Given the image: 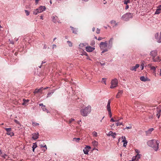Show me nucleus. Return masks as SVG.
Instances as JSON below:
<instances>
[{"mask_svg": "<svg viewBox=\"0 0 161 161\" xmlns=\"http://www.w3.org/2000/svg\"><path fill=\"white\" fill-rule=\"evenodd\" d=\"M159 143V142L158 141L155 139H153L148 141L147 144L149 146L153 148L155 151H157L158 148Z\"/></svg>", "mask_w": 161, "mask_h": 161, "instance_id": "nucleus-1", "label": "nucleus"}, {"mask_svg": "<svg viewBox=\"0 0 161 161\" xmlns=\"http://www.w3.org/2000/svg\"><path fill=\"white\" fill-rule=\"evenodd\" d=\"M91 107L90 105H88L84 108L80 110V114L84 117L86 116L91 113Z\"/></svg>", "mask_w": 161, "mask_h": 161, "instance_id": "nucleus-2", "label": "nucleus"}, {"mask_svg": "<svg viewBox=\"0 0 161 161\" xmlns=\"http://www.w3.org/2000/svg\"><path fill=\"white\" fill-rule=\"evenodd\" d=\"M108 45L106 41L104 42H102L100 43V47L101 50H103L101 53V54H102V53L108 51Z\"/></svg>", "mask_w": 161, "mask_h": 161, "instance_id": "nucleus-3", "label": "nucleus"}, {"mask_svg": "<svg viewBox=\"0 0 161 161\" xmlns=\"http://www.w3.org/2000/svg\"><path fill=\"white\" fill-rule=\"evenodd\" d=\"M150 55L152 57L153 60L154 62H160V58L159 57L155 58V57L157 55V51H152L150 53Z\"/></svg>", "mask_w": 161, "mask_h": 161, "instance_id": "nucleus-4", "label": "nucleus"}, {"mask_svg": "<svg viewBox=\"0 0 161 161\" xmlns=\"http://www.w3.org/2000/svg\"><path fill=\"white\" fill-rule=\"evenodd\" d=\"M132 18V14L130 13H127L122 16V19L125 21H127L129 18Z\"/></svg>", "mask_w": 161, "mask_h": 161, "instance_id": "nucleus-5", "label": "nucleus"}, {"mask_svg": "<svg viewBox=\"0 0 161 161\" xmlns=\"http://www.w3.org/2000/svg\"><path fill=\"white\" fill-rule=\"evenodd\" d=\"M118 81L116 79H114L112 80L111 81V85L110 86V88H114L117 87L118 86Z\"/></svg>", "mask_w": 161, "mask_h": 161, "instance_id": "nucleus-6", "label": "nucleus"}, {"mask_svg": "<svg viewBox=\"0 0 161 161\" xmlns=\"http://www.w3.org/2000/svg\"><path fill=\"white\" fill-rule=\"evenodd\" d=\"M4 129L6 131V134L8 135H10L11 136H13L14 135V133L12 132V130L11 128H5Z\"/></svg>", "mask_w": 161, "mask_h": 161, "instance_id": "nucleus-7", "label": "nucleus"}, {"mask_svg": "<svg viewBox=\"0 0 161 161\" xmlns=\"http://www.w3.org/2000/svg\"><path fill=\"white\" fill-rule=\"evenodd\" d=\"M158 36H159V34L158 33L155 34V38L158 42H161V31L160 33L159 38H157Z\"/></svg>", "mask_w": 161, "mask_h": 161, "instance_id": "nucleus-8", "label": "nucleus"}, {"mask_svg": "<svg viewBox=\"0 0 161 161\" xmlns=\"http://www.w3.org/2000/svg\"><path fill=\"white\" fill-rule=\"evenodd\" d=\"M114 40L113 38H111L110 39L109 41V43L108 45V49H110L111 48L112 46L113 42Z\"/></svg>", "mask_w": 161, "mask_h": 161, "instance_id": "nucleus-9", "label": "nucleus"}, {"mask_svg": "<svg viewBox=\"0 0 161 161\" xmlns=\"http://www.w3.org/2000/svg\"><path fill=\"white\" fill-rule=\"evenodd\" d=\"M140 158V155L138 154L135 157H133L131 160L130 161H139V159Z\"/></svg>", "mask_w": 161, "mask_h": 161, "instance_id": "nucleus-10", "label": "nucleus"}, {"mask_svg": "<svg viewBox=\"0 0 161 161\" xmlns=\"http://www.w3.org/2000/svg\"><path fill=\"white\" fill-rule=\"evenodd\" d=\"M86 50L87 52H92L93 51L94 49L95 48L92 47L91 46L86 47Z\"/></svg>", "mask_w": 161, "mask_h": 161, "instance_id": "nucleus-11", "label": "nucleus"}, {"mask_svg": "<svg viewBox=\"0 0 161 161\" xmlns=\"http://www.w3.org/2000/svg\"><path fill=\"white\" fill-rule=\"evenodd\" d=\"M140 66V65L138 64H137L135 66L131 67L130 68V69L132 71H136V69H137Z\"/></svg>", "mask_w": 161, "mask_h": 161, "instance_id": "nucleus-12", "label": "nucleus"}, {"mask_svg": "<svg viewBox=\"0 0 161 161\" xmlns=\"http://www.w3.org/2000/svg\"><path fill=\"white\" fill-rule=\"evenodd\" d=\"M37 9L38 11V12L40 13L44 11L46 9V8L44 6H40Z\"/></svg>", "mask_w": 161, "mask_h": 161, "instance_id": "nucleus-13", "label": "nucleus"}, {"mask_svg": "<svg viewBox=\"0 0 161 161\" xmlns=\"http://www.w3.org/2000/svg\"><path fill=\"white\" fill-rule=\"evenodd\" d=\"M123 93V91L121 90H119L118 93L116 95L117 98H119Z\"/></svg>", "mask_w": 161, "mask_h": 161, "instance_id": "nucleus-14", "label": "nucleus"}, {"mask_svg": "<svg viewBox=\"0 0 161 161\" xmlns=\"http://www.w3.org/2000/svg\"><path fill=\"white\" fill-rule=\"evenodd\" d=\"M52 21L54 23H56L57 22H58V17L57 16H53L52 17Z\"/></svg>", "mask_w": 161, "mask_h": 161, "instance_id": "nucleus-15", "label": "nucleus"}, {"mask_svg": "<svg viewBox=\"0 0 161 161\" xmlns=\"http://www.w3.org/2000/svg\"><path fill=\"white\" fill-rule=\"evenodd\" d=\"M39 134L38 133H35L32 134V138L34 140L37 139L38 137Z\"/></svg>", "mask_w": 161, "mask_h": 161, "instance_id": "nucleus-16", "label": "nucleus"}, {"mask_svg": "<svg viewBox=\"0 0 161 161\" xmlns=\"http://www.w3.org/2000/svg\"><path fill=\"white\" fill-rule=\"evenodd\" d=\"M140 79L141 81H147L149 80L147 77H145L144 76L141 77Z\"/></svg>", "mask_w": 161, "mask_h": 161, "instance_id": "nucleus-17", "label": "nucleus"}, {"mask_svg": "<svg viewBox=\"0 0 161 161\" xmlns=\"http://www.w3.org/2000/svg\"><path fill=\"white\" fill-rule=\"evenodd\" d=\"M111 102L110 100H109L108 101V104L107 105V109L108 111H110L111 110V108L110 106V104Z\"/></svg>", "mask_w": 161, "mask_h": 161, "instance_id": "nucleus-18", "label": "nucleus"}, {"mask_svg": "<svg viewBox=\"0 0 161 161\" xmlns=\"http://www.w3.org/2000/svg\"><path fill=\"white\" fill-rule=\"evenodd\" d=\"M109 135L112 136L113 138H115V133H113L112 131H110L109 132Z\"/></svg>", "mask_w": 161, "mask_h": 161, "instance_id": "nucleus-19", "label": "nucleus"}, {"mask_svg": "<svg viewBox=\"0 0 161 161\" xmlns=\"http://www.w3.org/2000/svg\"><path fill=\"white\" fill-rule=\"evenodd\" d=\"M41 108L43 111H46V112L47 113H49V111L47 110V109L45 107V105H43V106Z\"/></svg>", "mask_w": 161, "mask_h": 161, "instance_id": "nucleus-20", "label": "nucleus"}, {"mask_svg": "<svg viewBox=\"0 0 161 161\" xmlns=\"http://www.w3.org/2000/svg\"><path fill=\"white\" fill-rule=\"evenodd\" d=\"M148 66H149L150 68L152 69L155 71L156 69V67L154 66H152L151 64H149Z\"/></svg>", "mask_w": 161, "mask_h": 161, "instance_id": "nucleus-21", "label": "nucleus"}, {"mask_svg": "<svg viewBox=\"0 0 161 161\" xmlns=\"http://www.w3.org/2000/svg\"><path fill=\"white\" fill-rule=\"evenodd\" d=\"M70 28H71V30L73 31V33L75 34H77V29H76L75 28H74V27L71 26Z\"/></svg>", "mask_w": 161, "mask_h": 161, "instance_id": "nucleus-22", "label": "nucleus"}, {"mask_svg": "<svg viewBox=\"0 0 161 161\" xmlns=\"http://www.w3.org/2000/svg\"><path fill=\"white\" fill-rule=\"evenodd\" d=\"M84 153L86 154H88V153L89 151V150L86 149V148H85L83 150Z\"/></svg>", "mask_w": 161, "mask_h": 161, "instance_id": "nucleus-23", "label": "nucleus"}, {"mask_svg": "<svg viewBox=\"0 0 161 161\" xmlns=\"http://www.w3.org/2000/svg\"><path fill=\"white\" fill-rule=\"evenodd\" d=\"M23 103H22V105H26L29 101L28 100H25V99H23Z\"/></svg>", "mask_w": 161, "mask_h": 161, "instance_id": "nucleus-24", "label": "nucleus"}, {"mask_svg": "<svg viewBox=\"0 0 161 161\" xmlns=\"http://www.w3.org/2000/svg\"><path fill=\"white\" fill-rule=\"evenodd\" d=\"M40 146L41 147H43L45 148V150L47 149V146L45 144H41L40 145Z\"/></svg>", "mask_w": 161, "mask_h": 161, "instance_id": "nucleus-25", "label": "nucleus"}, {"mask_svg": "<svg viewBox=\"0 0 161 161\" xmlns=\"http://www.w3.org/2000/svg\"><path fill=\"white\" fill-rule=\"evenodd\" d=\"M161 10H160L159 8H158L155 12V14H160L161 13Z\"/></svg>", "mask_w": 161, "mask_h": 161, "instance_id": "nucleus-26", "label": "nucleus"}, {"mask_svg": "<svg viewBox=\"0 0 161 161\" xmlns=\"http://www.w3.org/2000/svg\"><path fill=\"white\" fill-rule=\"evenodd\" d=\"M119 121H117V122L116 123V125L117 126H118L119 125H123V123H122V122H119Z\"/></svg>", "mask_w": 161, "mask_h": 161, "instance_id": "nucleus-27", "label": "nucleus"}, {"mask_svg": "<svg viewBox=\"0 0 161 161\" xmlns=\"http://www.w3.org/2000/svg\"><path fill=\"white\" fill-rule=\"evenodd\" d=\"M154 130V129L153 128H151L149 129L147 131V133H149L150 134L152 131H153Z\"/></svg>", "mask_w": 161, "mask_h": 161, "instance_id": "nucleus-28", "label": "nucleus"}, {"mask_svg": "<svg viewBox=\"0 0 161 161\" xmlns=\"http://www.w3.org/2000/svg\"><path fill=\"white\" fill-rule=\"evenodd\" d=\"M40 13L39 12H38V11L37 9H36L33 12V13L34 14H37L38 13Z\"/></svg>", "mask_w": 161, "mask_h": 161, "instance_id": "nucleus-29", "label": "nucleus"}, {"mask_svg": "<svg viewBox=\"0 0 161 161\" xmlns=\"http://www.w3.org/2000/svg\"><path fill=\"white\" fill-rule=\"evenodd\" d=\"M92 134L94 137H97V133L95 131L93 132Z\"/></svg>", "mask_w": 161, "mask_h": 161, "instance_id": "nucleus-30", "label": "nucleus"}, {"mask_svg": "<svg viewBox=\"0 0 161 161\" xmlns=\"http://www.w3.org/2000/svg\"><path fill=\"white\" fill-rule=\"evenodd\" d=\"M111 23L114 25V27L116 26L117 25L116 21L114 20L112 21Z\"/></svg>", "mask_w": 161, "mask_h": 161, "instance_id": "nucleus-31", "label": "nucleus"}, {"mask_svg": "<svg viewBox=\"0 0 161 161\" xmlns=\"http://www.w3.org/2000/svg\"><path fill=\"white\" fill-rule=\"evenodd\" d=\"M101 82L102 83H103L105 85H106V79L104 78H103L102 79V81Z\"/></svg>", "mask_w": 161, "mask_h": 161, "instance_id": "nucleus-32", "label": "nucleus"}, {"mask_svg": "<svg viewBox=\"0 0 161 161\" xmlns=\"http://www.w3.org/2000/svg\"><path fill=\"white\" fill-rule=\"evenodd\" d=\"M92 143L93 145L95 146H97L98 144V142L95 141H94L93 142H92Z\"/></svg>", "mask_w": 161, "mask_h": 161, "instance_id": "nucleus-33", "label": "nucleus"}, {"mask_svg": "<svg viewBox=\"0 0 161 161\" xmlns=\"http://www.w3.org/2000/svg\"><path fill=\"white\" fill-rule=\"evenodd\" d=\"M160 113L161 112H160V110L159 111L157 112V116L158 117V118H159L160 116Z\"/></svg>", "mask_w": 161, "mask_h": 161, "instance_id": "nucleus-34", "label": "nucleus"}, {"mask_svg": "<svg viewBox=\"0 0 161 161\" xmlns=\"http://www.w3.org/2000/svg\"><path fill=\"white\" fill-rule=\"evenodd\" d=\"M80 138H73V141H75L77 142H78L80 140Z\"/></svg>", "mask_w": 161, "mask_h": 161, "instance_id": "nucleus-35", "label": "nucleus"}, {"mask_svg": "<svg viewBox=\"0 0 161 161\" xmlns=\"http://www.w3.org/2000/svg\"><path fill=\"white\" fill-rule=\"evenodd\" d=\"M130 2V0H125L124 2V3L125 4L127 5L128 3Z\"/></svg>", "mask_w": 161, "mask_h": 161, "instance_id": "nucleus-36", "label": "nucleus"}, {"mask_svg": "<svg viewBox=\"0 0 161 161\" xmlns=\"http://www.w3.org/2000/svg\"><path fill=\"white\" fill-rule=\"evenodd\" d=\"M119 120H120V119H119V120H115L114 119H113V118H112L110 119V121L111 122H116V121H119Z\"/></svg>", "mask_w": 161, "mask_h": 161, "instance_id": "nucleus-37", "label": "nucleus"}, {"mask_svg": "<svg viewBox=\"0 0 161 161\" xmlns=\"http://www.w3.org/2000/svg\"><path fill=\"white\" fill-rule=\"evenodd\" d=\"M25 11L26 14V15L27 16H28L29 15V14H30V12L28 11L27 10H25Z\"/></svg>", "mask_w": 161, "mask_h": 161, "instance_id": "nucleus-38", "label": "nucleus"}, {"mask_svg": "<svg viewBox=\"0 0 161 161\" xmlns=\"http://www.w3.org/2000/svg\"><path fill=\"white\" fill-rule=\"evenodd\" d=\"M121 139L123 140L122 142H125L126 141V140L125 137V136H122Z\"/></svg>", "mask_w": 161, "mask_h": 161, "instance_id": "nucleus-39", "label": "nucleus"}, {"mask_svg": "<svg viewBox=\"0 0 161 161\" xmlns=\"http://www.w3.org/2000/svg\"><path fill=\"white\" fill-rule=\"evenodd\" d=\"M108 114L109 115V117L110 118H111L112 116V114L111 113V110L108 111Z\"/></svg>", "mask_w": 161, "mask_h": 161, "instance_id": "nucleus-40", "label": "nucleus"}, {"mask_svg": "<svg viewBox=\"0 0 161 161\" xmlns=\"http://www.w3.org/2000/svg\"><path fill=\"white\" fill-rule=\"evenodd\" d=\"M42 89H43V87H41V88H40V89H37L38 90V92H42V90H43Z\"/></svg>", "mask_w": 161, "mask_h": 161, "instance_id": "nucleus-41", "label": "nucleus"}, {"mask_svg": "<svg viewBox=\"0 0 161 161\" xmlns=\"http://www.w3.org/2000/svg\"><path fill=\"white\" fill-rule=\"evenodd\" d=\"M95 44V41L94 40H93L91 42L90 45L92 46H93V45H94Z\"/></svg>", "mask_w": 161, "mask_h": 161, "instance_id": "nucleus-42", "label": "nucleus"}, {"mask_svg": "<svg viewBox=\"0 0 161 161\" xmlns=\"http://www.w3.org/2000/svg\"><path fill=\"white\" fill-rule=\"evenodd\" d=\"M100 30L98 28H97L96 31V32L97 34H99L100 33Z\"/></svg>", "mask_w": 161, "mask_h": 161, "instance_id": "nucleus-43", "label": "nucleus"}, {"mask_svg": "<svg viewBox=\"0 0 161 161\" xmlns=\"http://www.w3.org/2000/svg\"><path fill=\"white\" fill-rule=\"evenodd\" d=\"M124 142V144H123V146L125 147L127 144V141H126L125 142Z\"/></svg>", "mask_w": 161, "mask_h": 161, "instance_id": "nucleus-44", "label": "nucleus"}, {"mask_svg": "<svg viewBox=\"0 0 161 161\" xmlns=\"http://www.w3.org/2000/svg\"><path fill=\"white\" fill-rule=\"evenodd\" d=\"M67 42L68 43V45L69 47H71L72 46V43L71 42L68 41Z\"/></svg>", "mask_w": 161, "mask_h": 161, "instance_id": "nucleus-45", "label": "nucleus"}, {"mask_svg": "<svg viewBox=\"0 0 161 161\" xmlns=\"http://www.w3.org/2000/svg\"><path fill=\"white\" fill-rule=\"evenodd\" d=\"M74 120V119L72 118H71L69 120V124L71 123Z\"/></svg>", "mask_w": 161, "mask_h": 161, "instance_id": "nucleus-46", "label": "nucleus"}, {"mask_svg": "<svg viewBox=\"0 0 161 161\" xmlns=\"http://www.w3.org/2000/svg\"><path fill=\"white\" fill-rule=\"evenodd\" d=\"M37 147V144H36V143H35L33 144V145L32 147V148H35Z\"/></svg>", "mask_w": 161, "mask_h": 161, "instance_id": "nucleus-47", "label": "nucleus"}, {"mask_svg": "<svg viewBox=\"0 0 161 161\" xmlns=\"http://www.w3.org/2000/svg\"><path fill=\"white\" fill-rule=\"evenodd\" d=\"M52 95V93L51 92H49V93H48L47 94V97H50L51 96V95Z\"/></svg>", "mask_w": 161, "mask_h": 161, "instance_id": "nucleus-48", "label": "nucleus"}, {"mask_svg": "<svg viewBox=\"0 0 161 161\" xmlns=\"http://www.w3.org/2000/svg\"><path fill=\"white\" fill-rule=\"evenodd\" d=\"M141 70H143L144 69V65L143 64H141Z\"/></svg>", "mask_w": 161, "mask_h": 161, "instance_id": "nucleus-49", "label": "nucleus"}, {"mask_svg": "<svg viewBox=\"0 0 161 161\" xmlns=\"http://www.w3.org/2000/svg\"><path fill=\"white\" fill-rule=\"evenodd\" d=\"M14 121L16 124L20 125L19 122L17 120L14 119Z\"/></svg>", "mask_w": 161, "mask_h": 161, "instance_id": "nucleus-50", "label": "nucleus"}, {"mask_svg": "<svg viewBox=\"0 0 161 161\" xmlns=\"http://www.w3.org/2000/svg\"><path fill=\"white\" fill-rule=\"evenodd\" d=\"M131 128L132 126L131 125H130L129 126H127L126 127V128L127 129H131Z\"/></svg>", "mask_w": 161, "mask_h": 161, "instance_id": "nucleus-51", "label": "nucleus"}, {"mask_svg": "<svg viewBox=\"0 0 161 161\" xmlns=\"http://www.w3.org/2000/svg\"><path fill=\"white\" fill-rule=\"evenodd\" d=\"M38 92V90L37 89H36L34 92V93L35 94L36 93Z\"/></svg>", "mask_w": 161, "mask_h": 161, "instance_id": "nucleus-52", "label": "nucleus"}, {"mask_svg": "<svg viewBox=\"0 0 161 161\" xmlns=\"http://www.w3.org/2000/svg\"><path fill=\"white\" fill-rule=\"evenodd\" d=\"M103 38H102V37H99L97 40L99 41H100L101 40H102V39H103Z\"/></svg>", "mask_w": 161, "mask_h": 161, "instance_id": "nucleus-53", "label": "nucleus"}, {"mask_svg": "<svg viewBox=\"0 0 161 161\" xmlns=\"http://www.w3.org/2000/svg\"><path fill=\"white\" fill-rule=\"evenodd\" d=\"M85 148H86V149H87L88 150L91 149V147L89 146H86Z\"/></svg>", "mask_w": 161, "mask_h": 161, "instance_id": "nucleus-54", "label": "nucleus"}, {"mask_svg": "<svg viewBox=\"0 0 161 161\" xmlns=\"http://www.w3.org/2000/svg\"><path fill=\"white\" fill-rule=\"evenodd\" d=\"M56 46L55 44H53V48L54 49V48H56Z\"/></svg>", "mask_w": 161, "mask_h": 161, "instance_id": "nucleus-55", "label": "nucleus"}, {"mask_svg": "<svg viewBox=\"0 0 161 161\" xmlns=\"http://www.w3.org/2000/svg\"><path fill=\"white\" fill-rule=\"evenodd\" d=\"M33 124H34L35 125H36V126L38 125H39V124L38 123H33Z\"/></svg>", "mask_w": 161, "mask_h": 161, "instance_id": "nucleus-56", "label": "nucleus"}, {"mask_svg": "<svg viewBox=\"0 0 161 161\" xmlns=\"http://www.w3.org/2000/svg\"><path fill=\"white\" fill-rule=\"evenodd\" d=\"M157 8H159L160 10H161V5L158 7Z\"/></svg>", "mask_w": 161, "mask_h": 161, "instance_id": "nucleus-57", "label": "nucleus"}, {"mask_svg": "<svg viewBox=\"0 0 161 161\" xmlns=\"http://www.w3.org/2000/svg\"><path fill=\"white\" fill-rule=\"evenodd\" d=\"M129 6L128 5H127L125 7V9H127L129 8Z\"/></svg>", "mask_w": 161, "mask_h": 161, "instance_id": "nucleus-58", "label": "nucleus"}, {"mask_svg": "<svg viewBox=\"0 0 161 161\" xmlns=\"http://www.w3.org/2000/svg\"><path fill=\"white\" fill-rule=\"evenodd\" d=\"M114 119L115 120H119L117 117H114Z\"/></svg>", "mask_w": 161, "mask_h": 161, "instance_id": "nucleus-59", "label": "nucleus"}, {"mask_svg": "<svg viewBox=\"0 0 161 161\" xmlns=\"http://www.w3.org/2000/svg\"><path fill=\"white\" fill-rule=\"evenodd\" d=\"M95 28L93 27L92 29V31H94L95 30Z\"/></svg>", "mask_w": 161, "mask_h": 161, "instance_id": "nucleus-60", "label": "nucleus"}, {"mask_svg": "<svg viewBox=\"0 0 161 161\" xmlns=\"http://www.w3.org/2000/svg\"><path fill=\"white\" fill-rule=\"evenodd\" d=\"M40 19H41L42 20H43V19L42 16H40Z\"/></svg>", "mask_w": 161, "mask_h": 161, "instance_id": "nucleus-61", "label": "nucleus"}, {"mask_svg": "<svg viewBox=\"0 0 161 161\" xmlns=\"http://www.w3.org/2000/svg\"><path fill=\"white\" fill-rule=\"evenodd\" d=\"M80 46H83L84 45V44L83 43H82V44H80V45H79Z\"/></svg>", "mask_w": 161, "mask_h": 161, "instance_id": "nucleus-62", "label": "nucleus"}, {"mask_svg": "<svg viewBox=\"0 0 161 161\" xmlns=\"http://www.w3.org/2000/svg\"><path fill=\"white\" fill-rule=\"evenodd\" d=\"M40 0H35L36 3H37Z\"/></svg>", "mask_w": 161, "mask_h": 161, "instance_id": "nucleus-63", "label": "nucleus"}, {"mask_svg": "<svg viewBox=\"0 0 161 161\" xmlns=\"http://www.w3.org/2000/svg\"><path fill=\"white\" fill-rule=\"evenodd\" d=\"M39 105H40V106H43V103H41V104H39Z\"/></svg>", "mask_w": 161, "mask_h": 161, "instance_id": "nucleus-64", "label": "nucleus"}]
</instances>
